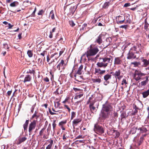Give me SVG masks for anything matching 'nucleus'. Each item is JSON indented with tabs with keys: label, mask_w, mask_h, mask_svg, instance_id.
<instances>
[{
	"label": "nucleus",
	"mask_w": 149,
	"mask_h": 149,
	"mask_svg": "<svg viewBox=\"0 0 149 149\" xmlns=\"http://www.w3.org/2000/svg\"><path fill=\"white\" fill-rule=\"evenodd\" d=\"M100 58V59H102V61L97 62L96 65L99 68H105L108 66V63H110L111 58L105 57L102 58Z\"/></svg>",
	"instance_id": "1"
},
{
	"label": "nucleus",
	"mask_w": 149,
	"mask_h": 149,
	"mask_svg": "<svg viewBox=\"0 0 149 149\" xmlns=\"http://www.w3.org/2000/svg\"><path fill=\"white\" fill-rule=\"evenodd\" d=\"M146 75V74L142 72L139 70H136L134 72V77L135 80L138 81L140 80L145 79Z\"/></svg>",
	"instance_id": "2"
},
{
	"label": "nucleus",
	"mask_w": 149,
	"mask_h": 149,
	"mask_svg": "<svg viewBox=\"0 0 149 149\" xmlns=\"http://www.w3.org/2000/svg\"><path fill=\"white\" fill-rule=\"evenodd\" d=\"M136 49L137 47L134 46L131 49L127 55V59H131L136 58V54L137 53L136 52Z\"/></svg>",
	"instance_id": "3"
},
{
	"label": "nucleus",
	"mask_w": 149,
	"mask_h": 149,
	"mask_svg": "<svg viewBox=\"0 0 149 149\" xmlns=\"http://www.w3.org/2000/svg\"><path fill=\"white\" fill-rule=\"evenodd\" d=\"M94 46L93 45H91L90 46L89 49L86 52L88 55L94 56L99 52L98 47H94Z\"/></svg>",
	"instance_id": "4"
},
{
	"label": "nucleus",
	"mask_w": 149,
	"mask_h": 149,
	"mask_svg": "<svg viewBox=\"0 0 149 149\" xmlns=\"http://www.w3.org/2000/svg\"><path fill=\"white\" fill-rule=\"evenodd\" d=\"M94 130L96 133L99 135L102 134L104 132V130L103 127L97 123L94 125Z\"/></svg>",
	"instance_id": "5"
},
{
	"label": "nucleus",
	"mask_w": 149,
	"mask_h": 149,
	"mask_svg": "<svg viewBox=\"0 0 149 149\" xmlns=\"http://www.w3.org/2000/svg\"><path fill=\"white\" fill-rule=\"evenodd\" d=\"M121 71L120 69L116 70L115 72H111L110 74H112L116 79V82L117 79L120 80L122 77L123 76L121 74Z\"/></svg>",
	"instance_id": "6"
},
{
	"label": "nucleus",
	"mask_w": 149,
	"mask_h": 149,
	"mask_svg": "<svg viewBox=\"0 0 149 149\" xmlns=\"http://www.w3.org/2000/svg\"><path fill=\"white\" fill-rule=\"evenodd\" d=\"M102 109L111 112L113 109L111 103L106 101L102 105Z\"/></svg>",
	"instance_id": "7"
},
{
	"label": "nucleus",
	"mask_w": 149,
	"mask_h": 149,
	"mask_svg": "<svg viewBox=\"0 0 149 149\" xmlns=\"http://www.w3.org/2000/svg\"><path fill=\"white\" fill-rule=\"evenodd\" d=\"M37 123V120H34L31 122L29 124V134L30 135L32 132L33 131L35 128Z\"/></svg>",
	"instance_id": "8"
},
{
	"label": "nucleus",
	"mask_w": 149,
	"mask_h": 149,
	"mask_svg": "<svg viewBox=\"0 0 149 149\" xmlns=\"http://www.w3.org/2000/svg\"><path fill=\"white\" fill-rule=\"evenodd\" d=\"M110 113L109 112L101 109L100 116L102 120H105L109 118Z\"/></svg>",
	"instance_id": "9"
},
{
	"label": "nucleus",
	"mask_w": 149,
	"mask_h": 149,
	"mask_svg": "<svg viewBox=\"0 0 149 149\" xmlns=\"http://www.w3.org/2000/svg\"><path fill=\"white\" fill-rule=\"evenodd\" d=\"M111 77L112 75L111 74L107 73L104 76L103 78L104 81L103 84L104 85L107 86L110 83L109 80L111 79Z\"/></svg>",
	"instance_id": "10"
},
{
	"label": "nucleus",
	"mask_w": 149,
	"mask_h": 149,
	"mask_svg": "<svg viewBox=\"0 0 149 149\" xmlns=\"http://www.w3.org/2000/svg\"><path fill=\"white\" fill-rule=\"evenodd\" d=\"M125 18L124 15H122L117 17L116 18V23L118 24H121L125 23Z\"/></svg>",
	"instance_id": "11"
},
{
	"label": "nucleus",
	"mask_w": 149,
	"mask_h": 149,
	"mask_svg": "<svg viewBox=\"0 0 149 149\" xmlns=\"http://www.w3.org/2000/svg\"><path fill=\"white\" fill-rule=\"evenodd\" d=\"M104 36L103 34H100L96 38L95 42L97 43L99 45L101 44L102 42V39L104 38Z\"/></svg>",
	"instance_id": "12"
},
{
	"label": "nucleus",
	"mask_w": 149,
	"mask_h": 149,
	"mask_svg": "<svg viewBox=\"0 0 149 149\" xmlns=\"http://www.w3.org/2000/svg\"><path fill=\"white\" fill-rule=\"evenodd\" d=\"M27 139L26 136H19L18 139L16 141V144L18 145L21 144L22 143L25 141Z\"/></svg>",
	"instance_id": "13"
},
{
	"label": "nucleus",
	"mask_w": 149,
	"mask_h": 149,
	"mask_svg": "<svg viewBox=\"0 0 149 149\" xmlns=\"http://www.w3.org/2000/svg\"><path fill=\"white\" fill-rule=\"evenodd\" d=\"M123 59L121 57L115 58L114 64L115 65H119L123 63Z\"/></svg>",
	"instance_id": "14"
},
{
	"label": "nucleus",
	"mask_w": 149,
	"mask_h": 149,
	"mask_svg": "<svg viewBox=\"0 0 149 149\" xmlns=\"http://www.w3.org/2000/svg\"><path fill=\"white\" fill-rule=\"evenodd\" d=\"M106 72L105 70H101L100 68H95L94 74L97 75H102L104 74Z\"/></svg>",
	"instance_id": "15"
},
{
	"label": "nucleus",
	"mask_w": 149,
	"mask_h": 149,
	"mask_svg": "<svg viewBox=\"0 0 149 149\" xmlns=\"http://www.w3.org/2000/svg\"><path fill=\"white\" fill-rule=\"evenodd\" d=\"M94 103H91L89 105L90 111L93 113L96 112L97 111L95 107L94 106Z\"/></svg>",
	"instance_id": "16"
},
{
	"label": "nucleus",
	"mask_w": 149,
	"mask_h": 149,
	"mask_svg": "<svg viewBox=\"0 0 149 149\" xmlns=\"http://www.w3.org/2000/svg\"><path fill=\"white\" fill-rule=\"evenodd\" d=\"M82 118H76L74 119L72 122L73 126H77L78 124L81 122Z\"/></svg>",
	"instance_id": "17"
},
{
	"label": "nucleus",
	"mask_w": 149,
	"mask_h": 149,
	"mask_svg": "<svg viewBox=\"0 0 149 149\" xmlns=\"http://www.w3.org/2000/svg\"><path fill=\"white\" fill-rule=\"evenodd\" d=\"M64 65L65 64L64 63V61L63 59H61L60 63L57 65L56 66L57 68L59 70H60L61 66H63V69H64Z\"/></svg>",
	"instance_id": "18"
},
{
	"label": "nucleus",
	"mask_w": 149,
	"mask_h": 149,
	"mask_svg": "<svg viewBox=\"0 0 149 149\" xmlns=\"http://www.w3.org/2000/svg\"><path fill=\"white\" fill-rule=\"evenodd\" d=\"M47 141L49 142V144L46 147V149H52L53 147L54 141L52 139L48 140Z\"/></svg>",
	"instance_id": "19"
},
{
	"label": "nucleus",
	"mask_w": 149,
	"mask_h": 149,
	"mask_svg": "<svg viewBox=\"0 0 149 149\" xmlns=\"http://www.w3.org/2000/svg\"><path fill=\"white\" fill-rule=\"evenodd\" d=\"M75 77V79L77 81L82 82L83 81V78L82 76H79L77 75V74H76L74 75Z\"/></svg>",
	"instance_id": "20"
},
{
	"label": "nucleus",
	"mask_w": 149,
	"mask_h": 149,
	"mask_svg": "<svg viewBox=\"0 0 149 149\" xmlns=\"http://www.w3.org/2000/svg\"><path fill=\"white\" fill-rule=\"evenodd\" d=\"M135 47H137L136 52H142V50H143V47L140 44L138 43L136 45V46Z\"/></svg>",
	"instance_id": "21"
},
{
	"label": "nucleus",
	"mask_w": 149,
	"mask_h": 149,
	"mask_svg": "<svg viewBox=\"0 0 149 149\" xmlns=\"http://www.w3.org/2000/svg\"><path fill=\"white\" fill-rule=\"evenodd\" d=\"M148 78L149 76L148 75H146L145 77V79H146V80L141 82V86H144L146 85L149 81Z\"/></svg>",
	"instance_id": "22"
},
{
	"label": "nucleus",
	"mask_w": 149,
	"mask_h": 149,
	"mask_svg": "<svg viewBox=\"0 0 149 149\" xmlns=\"http://www.w3.org/2000/svg\"><path fill=\"white\" fill-rule=\"evenodd\" d=\"M31 77L28 74L26 76L24 80L22 81L24 83L27 82H29L31 81Z\"/></svg>",
	"instance_id": "23"
},
{
	"label": "nucleus",
	"mask_w": 149,
	"mask_h": 149,
	"mask_svg": "<svg viewBox=\"0 0 149 149\" xmlns=\"http://www.w3.org/2000/svg\"><path fill=\"white\" fill-rule=\"evenodd\" d=\"M79 94H76L75 96L74 97L75 99H78L84 96V93L83 92H79Z\"/></svg>",
	"instance_id": "24"
},
{
	"label": "nucleus",
	"mask_w": 149,
	"mask_h": 149,
	"mask_svg": "<svg viewBox=\"0 0 149 149\" xmlns=\"http://www.w3.org/2000/svg\"><path fill=\"white\" fill-rule=\"evenodd\" d=\"M29 119L26 120L25 123L23 125L24 129V131L26 130H27V129L28 127V126L29 123Z\"/></svg>",
	"instance_id": "25"
},
{
	"label": "nucleus",
	"mask_w": 149,
	"mask_h": 149,
	"mask_svg": "<svg viewBox=\"0 0 149 149\" xmlns=\"http://www.w3.org/2000/svg\"><path fill=\"white\" fill-rule=\"evenodd\" d=\"M138 130H140L141 133H145L147 131V128L143 126L139 128Z\"/></svg>",
	"instance_id": "26"
},
{
	"label": "nucleus",
	"mask_w": 149,
	"mask_h": 149,
	"mask_svg": "<svg viewBox=\"0 0 149 149\" xmlns=\"http://www.w3.org/2000/svg\"><path fill=\"white\" fill-rule=\"evenodd\" d=\"M137 105L138 106H137L136 105H135L134 108L135 109H140V107H141L142 106L143 104L140 101L137 103Z\"/></svg>",
	"instance_id": "27"
},
{
	"label": "nucleus",
	"mask_w": 149,
	"mask_h": 149,
	"mask_svg": "<svg viewBox=\"0 0 149 149\" xmlns=\"http://www.w3.org/2000/svg\"><path fill=\"white\" fill-rule=\"evenodd\" d=\"M38 111H36L34 114L32 115L31 117V119H33L35 117H36V120H37V119L40 116L38 115Z\"/></svg>",
	"instance_id": "28"
},
{
	"label": "nucleus",
	"mask_w": 149,
	"mask_h": 149,
	"mask_svg": "<svg viewBox=\"0 0 149 149\" xmlns=\"http://www.w3.org/2000/svg\"><path fill=\"white\" fill-rule=\"evenodd\" d=\"M143 97L144 98H145L149 95V89L146 91L143 92L142 93Z\"/></svg>",
	"instance_id": "29"
},
{
	"label": "nucleus",
	"mask_w": 149,
	"mask_h": 149,
	"mask_svg": "<svg viewBox=\"0 0 149 149\" xmlns=\"http://www.w3.org/2000/svg\"><path fill=\"white\" fill-rule=\"evenodd\" d=\"M142 61L143 62V66L144 67L147 66L149 64V61L146 59H143L142 60Z\"/></svg>",
	"instance_id": "30"
},
{
	"label": "nucleus",
	"mask_w": 149,
	"mask_h": 149,
	"mask_svg": "<svg viewBox=\"0 0 149 149\" xmlns=\"http://www.w3.org/2000/svg\"><path fill=\"white\" fill-rule=\"evenodd\" d=\"M83 65H81L79 68L78 71L76 73V74H78L79 75H80L81 74L82 72L81 71L83 68Z\"/></svg>",
	"instance_id": "31"
},
{
	"label": "nucleus",
	"mask_w": 149,
	"mask_h": 149,
	"mask_svg": "<svg viewBox=\"0 0 149 149\" xmlns=\"http://www.w3.org/2000/svg\"><path fill=\"white\" fill-rule=\"evenodd\" d=\"M19 3L17 1H14L11 3L10 4V6L11 7H14L17 6L19 5Z\"/></svg>",
	"instance_id": "32"
},
{
	"label": "nucleus",
	"mask_w": 149,
	"mask_h": 149,
	"mask_svg": "<svg viewBox=\"0 0 149 149\" xmlns=\"http://www.w3.org/2000/svg\"><path fill=\"white\" fill-rule=\"evenodd\" d=\"M69 137V135H68L67 132H64L63 134V139L64 141H65L67 138Z\"/></svg>",
	"instance_id": "33"
},
{
	"label": "nucleus",
	"mask_w": 149,
	"mask_h": 149,
	"mask_svg": "<svg viewBox=\"0 0 149 149\" xmlns=\"http://www.w3.org/2000/svg\"><path fill=\"white\" fill-rule=\"evenodd\" d=\"M131 65H133L134 67H138L141 65V63L140 62H134L131 63Z\"/></svg>",
	"instance_id": "34"
},
{
	"label": "nucleus",
	"mask_w": 149,
	"mask_h": 149,
	"mask_svg": "<svg viewBox=\"0 0 149 149\" xmlns=\"http://www.w3.org/2000/svg\"><path fill=\"white\" fill-rule=\"evenodd\" d=\"M121 115L120 117H121V120L125 117L126 114L125 111H120Z\"/></svg>",
	"instance_id": "35"
},
{
	"label": "nucleus",
	"mask_w": 149,
	"mask_h": 149,
	"mask_svg": "<svg viewBox=\"0 0 149 149\" xmlns=\"http://www.w3.org/2000/svg\"><path fill=\"white\" fill-rule=\"evenodd\" d=\"M92 55H88V54L86 53V57L88 58V61H94V58L92 57Z\"/></svg>",
	"instance_id": "36"
},
{
	"label": "nucleus",
	"mask_w": 149,
	"mask_h": 149,
	"mask_svg": "<svg viewBox=\"0 0 149 149\" xmlns=\"http://www.w3.org/2000/svg\"><path fill=\"white\" fill-rule=\"evenodd\" d=\"M86 53L84 54L81 56V60L84 61V62L86 61L87 60L86 58Z\"/></svg>",
	"instance_id": "37"
},
{
	"label": "nucleus",
	"mask_w": 149,
	"mask_h": 149,
	"mask_svg": "<svg viewBox=\"0 0 149 149\" xmlns=\"http://www.w3.org/2000/svg\"><path fill=\"white\" fill-rule=\"evenodd\" d=\"M110 4L109 2H105L102 6V8L104 9L107 8Z\"/></svg>",
	"instance_id": "38"
},
{
	"label": "nucleus",
	"mask_w": 149,
	"mask_h": 149,
	"mask_svg": "<svg viewBox=\"0 0 149 149\" xmlns=\"http://www.w3.org/2000/svg\"><path fill=\"white\" fill-rule=\"evenodd\" d=\"M137 129V127H133L131 128L130 132L132 134H134L136 132Z\"/></svg>",
	"instance_id": "39"
},
{
	"label": "nucleus",
	"mask_w": 149,
	"mask_h": 149,
	"mask_svg": "<svg viewBox=\"0 0 149 149\" xmlns=\"http://www.w3.org/2000/svg\"><path fill=\"white\" fill-rule=\"evenodd\" d=\"M45 129L46 127H44L42 128V129L39 132V135L40 136H42L43 135Z\"/></svg>",
	"instance_id": "40"
},
{
	"label": "nucleus",
	"mask_w": 149,
	"mask_h": 149,
	"mask_svg": "<svg viewBox=\"0 0 149 149\" xmlns=\"http://www.w3.org/2000/svg\"><path fill=\"white\" fill-rule=\"evenodd\" d=\"M113 132L115 133L116 136H115V137L116 138H118L119 137V136L120 135V132H119L117 130H113Z\"/></svg>",
	"instance_id": "41"
},
{
	"label": "nucleus",
	"mask_w": 149,
	"mask_h": 149,
	"mask_svg": "<svg viewBox=\"0 0 149 149\" xmlns=\"http://www.w3.org/2000/svg\"><path fill=\"white\" fill-rule=\"evenodd\" d=\"M73 90L75 91V92H76L77 94H78V92H83L82 90L76 88H73Z\"/></svg>",
	"instance_id": "42"
},
{
	"label": "nucleus",
	"mask_w": 149,
	"mask_h": 149,
	"mask_svg": "<svg viewBox=\"0 0 149 149\" xmlns=\"http://www.w3.org/2000/svg\"><path fill=\"white\" fill-rule=\"evenodd\" d=\"M27 54L29 57H31L33 56V53L32 50H29L27 52Z\"/></svg>",
	"instance_id": "43"
},
{
	"label": "nucleus",
	"mask_w": 149,
	"mask_h": 149,
	"mask_svg": "<svg viewBox=\"0 0 149 149\" xmlns=\"http://www.w3.org/2000/svg\"><path fill=\"white\" fill-rule=\"evenodd\" d=\"M92 81H93V82L94 83L97 82L99 83H100L101 82V80L100 79V78H98L97 79H93Z\"/></svg>",
	"instance_id": "44"
},
{
	"label": "nucleus",
	"mask_w": 149,
	"mask_h": 149,
	"mask_svg": "<svg viewBox=\"0 0 149 149\" xmlns=\"http://www.w3.org/2000/svg\"><path fill=\"white\" fill-rule=\"evenodd\" d=\"M50 16H51V18L54 19V11L53 10H52L50 13Z\"/></svg>",
	"instance_id": "45"
},
{
	"label": "nucleus",
	"mask_w": 149,
	"mask_h": 149,
	"mask_svg": "<svg viewBox=\"0 0 149 149\" xmlns=\"http://www.w3.org/2000/svg\"><path fill=\"white\" fill-rule=\"evenodd\" d=\"M131 22V19L128 17H127L126 18L125 20V23H130Z\"/></svg>",
	"instance_id": "46"
},
{
	"label": "nucleus",
	"mask_w": 149,
	"mask_h": 149,
	"mask_svg": "<svg viewBox=\"0 0 149 149\" xmlns=\"http://www.w3.org/2000/svg\"><path fill=\"white\" fill-rule=\"evenodd\" d=\"M76 113L74 111H72L71 113V119L72 120L76 116Z\"/></svg>",
	"instance_id": "47"
},
{
	"label": "nucleus",
	"mask_w": 149,
	"mask_h": 149,
	"mask_svg": "<svg viewBox=\"0 0 149 149\" xmlns=\"http://www.w3.org/2000/svg\"><path fill=\"white\" fill-rule=\"evenodd\" d=\"M70 13L72 15H73L74 13V12L75 11L74 10V7H71L70 8Z\"/></svg>",
	"instance_id": "48"
},
{
	"label": "nucleus",
	"mask_w": 149,
	"mask_h": 149,
	"mask_svg": "<svg viewBox=\"0 0 149 149\" xmlns=\"http://www.w3.org/2000/svg\"><path fill=\"white\" fill-rule=\"evenodd\" d=\"M127 84V82L126 79H123L122 81L121 85H126Z\"/></svg>",
	"instance_id": "49"
},
{
	"label": "nucleus",
	"mask_w": 149,
	"mask_h": 149,
	"mask_svg": "<svg viewBox=\"0 0 149 149\" xmlns=\"http://www.w3.org/2000/svg\"><path fill=\"white\" fill-rule=\"evenodd\" d=\"M66 123L67 121L66 120L61 121L59 123V126H63V125L66 124Z\"/></svg>",
	"instance_id": "50"
},
{
	"label": "nucleus",
	"mask_w": 149,
	"mask_h": 149,
	"mask_svg": "<svg viewBox=\"0 0 149 149\" xmlns=\"http://www.w3.org/2000/svg\"><path fill=\"white\" fill-rule=\"evenodd\" d=\"M144 140V138H143V137H141L140 138V140L139 142L138 145L139 146H140L141 145V144L142 143L143 141V140Z\"/></svg>",
	"instance_id": "51"
},
{
	"label": "nucleus",
	"mask_w": 149,
	"mask_h": 149,
	"mask_svg": "<svg viewBox=\"0 0 149 149\" xmlns=\"http://www.w3.org/2000/svg\"><path fill=\"white\" fill-rule=\"evenodd\" d=\"M69 23L70 25L72 27H74L75 25V24L72 20H70L69 21Z\"/></svg>",
	"instance_id": "52"
},
{
	"label": "nucleus",
	"mask_w": 149,
	"mask_h": 149,
	"mask_svg": "<svg viewBox=\"0 0 149 149\" xmlns=\"http://www.w3.org/2000/svg\"><path fill=\"white\" fill-rule=\"evenodd\" d=\"M44 13V11L42 9L40 10L38 13V15H42Z\"/></svg>",
	"instance_id": "53"
},
{
	"label": "nucleus",
	"mask_w": 149,
	"mask_h": 149,
	"mask_svg": "<svg viewBox=\"0 0 149 149\" xmlns=\"http://www.w3.org/2000/svg\"><path fill=\"white\" fill-rule=\"evenodd\" d=\"M12 92V90H10V91H8L7 93V94L6 95V96L9 97L10 96Z\"/></svg>",
	"instance_id": "54"
},
{
	"label": "nucleus",
	"mask_w": 149,
	"mask_h": 149,
	"mask_svg": "<svg viewBox=\"0 0 149 149\" xmlns=\"http://www.w3.org/2000/svg\"><path fill=\"white\" fill-rule=\"evenodd\" d=\"M43 81L45 82H49V80L48 77H46L43 78Z\"/></svg>",
	"instance_id": "55"
},
{
	"label": "nucleus",
	"mask_w": 149,
	"mask_h": 149,
	"mask_svg": "<svg viewBox=\"0 0 149 149\" xmlns=\"http://www.w3.org/2000/svg\"><path fill=\"white\" fill-rule=\"evenodd\" d=\"M56 120H54L53 121V124H52V126H53V130H54L56 126Z\"/></svg>",
	"instance_id": "56"
},
{
	"label": "nucleus",
	"mask_w": 149,
	"mask_h": 149,
	"mask_svg": "<svg viewBox=\"0 0 149 149\" xmlns=\"http://www.w3.org/2000/svg\"><path fill=\"white\" fill-rule=\"evenodd\" d=\"M64 107H65V108L67 109H68V112L70 113V111L71 109L70 107H69V106L67 105H64Z\"/></svg>",
	"instance_id": "57"
},
{
	"label": "nucleus",
	"mask_w": 149,
	"mask_h": 149,
	"mask_svg": "<svg viewBox=\"0 0 149 149\" xmlns=\"http://www.w3.org/2000/svg\"><path fill=\"white\" fill-rule=\"evenodd\" d=\"M36 8H35V10H34V11L33 12L32 14L30 16H31V17H35V13L36 12Z\"/></svg>",
	"instance_id": "58"
},
{
	"label": "nucleus",
	"mask_w": 149,
	"mask_h": 149,
	"mask_svg": "<svg viewBox=\"0 0 149 149\" xmlns=\"http://www.w3.org/2000/svg\"><path fill=\"white\" fill-rule=\"evenodd\" d=\"M59 89V88H57L56 91L54 92V94L56 95H59V93L58 92V90Z\"/></svg>",
	"instance_id": "59"
},
{
	"label": "nucleus",
	"mask_w": 149,
	"mask_h": 149,
	"mask_svg": "<svg viewBox=\"0 0 149 149\" xmlns=\"http://www.w3.org/2000/svg\"><path fill=\"white\" fill-rule=\"evenodd\" d=\"M64 52V50L63 49H61V50L60 51L59 55L58 54L57 57H59V56H61L62 54Z\"/></svg>",
	"instance_id": "60"
},
{
	"label": "nucleus",
	"mask_w": 149,
	"mask_h": 149,
	"mask_svg": "<svg viewBox=\"0 0 149 149\" xmlns=\"http://www.w3.org/2000/svg\"><path fill=\"white\" fill-rule=\"evenodd\" d=\"M113 117L114 118L118 117V113L116 112H114L113 113Z\"/></svg>",
	"instance_id": "61"
},
{
	"label": "nucleus",
	"mask_w": 149,
	"mask_h": 149,
	"mask_svg": "<svg viewBox=\"0 0 149 149\" xmlns=\"http://www.w3.org/2000/svg\"><path fill=\"white\" fill-rule=\"evenodd\" d=\"M47 52L46 51L44 50L42 52L40 53V55L44 57L45 56V54Z\"/></svg>",
	"instance_id": "62"
},
{
	"label": "nucleus",
	"mask_w": 149,
	"mask_h": 149,
	"mask_svg": "<svg viewBox=\"0 0 149 149\" xmlns=\"http://www.w3.org/2000/svg\"><path fill=\"white\" fill-rule=\"evenodd\" d=\"M84 136H83L82 135H79L78 136H77L76 138V139H84Z\"/></svg>",
	"instance_id": "63"
},
{
	"label": "nucleus",
	"mask_w": 149,
	"mask_h": 149,
	"mask_svg": "<svg viewBox=\"0 0 149 149\" xmlns=\"http://www.w3.org/2000/svg\"><path fill=\"white\" fill-rule=\"evenodd\" d=\"M3 45L5 47H6L7 49H9L10 47L8 46V45L7 44H3Z\"/></svg>",
	"instance_id": "64"
}]
</instances>
